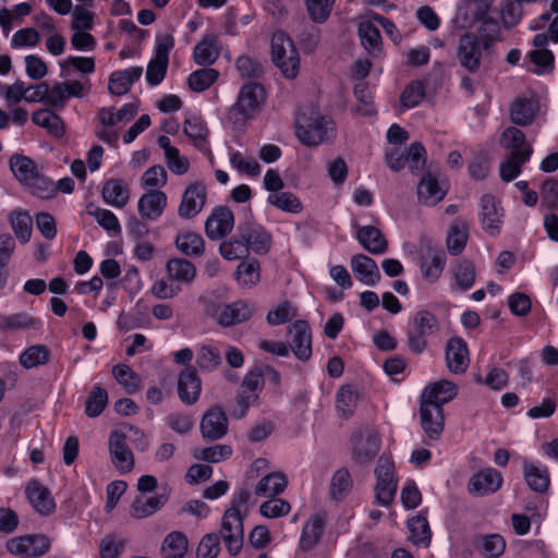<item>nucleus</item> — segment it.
Wrapping results in <instances>:
<instances>
[{
    "mask_svg": "<svg viewBox=\"0 0 558 558\" xmlns=\"http://www.w3.org/2000/svg\"><path fill=\"white\" fill-rule=\"evenodd\" d=\"M440 331V323L435 314L427 310L417 311L407 327V345L414 354L423 353L428 345L427 338Z\"/></svg>",
    "mask_w": 558,
    "mask_h": 558,
    "instance_id": "obj_2",
    "label": "nucleus"
},
{
    "mask_svg": "<svg viewBox=\"0 0 558 558\" xmlns=\"http://www.w3.org/2000/svg\"><path fill=\"white\" fill-rule=\"evenodd\" d=\"M218 57L219 49L217 46V37L213 34L204 36V38L194 48L193 58L199 65H211Z\"/></svg>",
    "mask_w": 558,
    "mask_h": 558,
    "instance_id": "obj_34",
    "label": "nucleus"
},
{
    "mask_svg": "<svg viewBox=\"0 0 558 558\" xmlns=\"http://www.w3.org/2000/svg\"><path fill=\"white\" fill-rule=\"evenodd\" d=\"M207 190L201 183H192L186 186L182 194L181 203L178 208L179 217L183 219H192L196 217L206 205Z\"/></svg>",
    "mask_w": 558,
    "mask_h": 558,
    "instance_id": "obj_13",
    "label": "nucleus"
},
{
    "mask_svg": "<svg viewBox=\"0 0 558 558\" xmlns=\"http://www.w3.org/2000/svg\"><path fill=\"white\" fill-rule=\"evenodd\" d=\"M201 433L206 441L221 439L228 432V418L220 407L210 408L202 417Z\"/></svg>",
    "mask_w": 558,
    "mask_h": 558,
    "instance_id": "obj_16",
    "label": "nucleus"
},
{
    "mask_svg": "<svg viewBox=\"0 0 558 558\" xmlns=\"http://www.w3.org/2000/svg\"><path fill=\"white\" fill-rule=\"evenodd\" d=\"M235 66L242 77H260L264 72L263 63L258 59L241 56L236 59Z\"/></svg>",
    "mask_w": 558,
    "mask_h": 558,
    "instance_id": "obj_60",
    "label": "nucleus"
},
{
    "mask_svg": "<svg viewBox=\"0 0 558 558\" xmlns=\"http://www.w3.org/2000/svg\"><path fill=\"white\" fill-rule=\"evenodd\" d=\"M177 247L185 255L197 257L204 254L205 242L196 232H185L175 238Z\"/></svg>",
    "mask_w": 558,
    "mask_h": 558,
    "instance_id": "obj_42",
    "label": "nucleus"
},
{
    "mask_svg": "<svg viewBox=\"0 0 558 558\" xmlns=\"http://www.w3.org/2000/svg\"><path fill=\"white\" fill-rule=\"evenodd\" d=\"M26 498L41 515H49L54 511L56 504L51 497L50 490L36 480L28 482L25 488Z\"/></svg>",
    "mask_w": 558,
    "mask_h": 558,
    "instance_id": "obj_22",
    "label": "nucleus"
},
{
    "mask_svg": "<svg viewBox=\"0 0 558 558\" xmlns=\"http://www.w3.org/2000/svg\"><path fill=\"white\" fill-rule=\"evenodd\" d=\"M271 58L284 77L295 78L300 70L299 51L291 38L283 32H277L271 38Z\"/></svg>",
    "mask_w": 558,
    "mask_h": 558,
    "instance_id": "obj_3",
    "label": "nucleus"
},
{
    "mask_svg": "<svg viewBox=\"0 0 558 558\" xmlns=\"http://www.w3.org/2000/svg\"><path fill=\"white\" fill-rule=\"evenodd\" d=\"M446 362L449 371L463 374L470 364L466 342L460 337H452L446 344Z\"/></svg>",
    "mask_w": 558,
    "mask_h": 558,
    "instance_id": "obj_21",
    "label": "nucleus"
},
{
    "mask_svg": "<svg viewBox=\"0 0 558 558\" xmlns=\"http://www.w3.org/2000/svg\"><path fill=\"white\" fill-rule=\"evenodd\" d=\"M290 504L280 498H271L263 502L259 507V512L265 518H279L290 512Z\"/></svg>",
    "mask_w": 558,
    "mask_h": 558,
    "instance_id": "obj_62",
    "label": "nucleus"
},
{
    "mask_svg": "<svg viewBox=\"0 0 558 558\" xmlns=\"http://www.w3.org/2000/svg\"><path fill=\"white\" fill-rule=\"evenodd\" d=\"M267 201L270 205L287 213L299 214L303 209L301 201L291 192L272 193Z\"/></svg>",
    "mask_w": 558,
    "mask_h": 558,
    "instance_id": "obj_51",
    "label": "nucleus"
},
{
    "mask_svg": "<svg viewBox=\"0 0 558 558\" xmlns=\"http://www.w3.org/2000/svg\"><path fill=\"white\" fill-rule=\"evenodd\" d=\"M324 532V521L320 517H314L302 531L300 546L304 551L311 550L320 539Z\"/></svg>",
    "mask_w": 558,
    "mask_h": 558,
    "instance_id": "obj_47",
    "label": "nucleus"
},
{
    "mask_svg": "<svg viewBox=\"0 0 558 558\" xmlns=\"http://www.w3.org/2000/svg\"><path fill=\"white\" fill-rule=\"evenodd\" d=\"M457 393L458 387L456 384L441 379L426 386L420 399L442 408L444 404L454 399Z\"/></svg>",
    "mask_w": 558,
    "mask_h": 558,
    "instance_id": "obj_23",
    "label": "nucleus"
},
{
    "mask_svg": "<svg viewBox=\"0 0 558 558\" xmlns=\"http://www.w3.org/2000/svg\"><path fill=\"white\" fill-rule=\"evenodd\" d=\"M542 205L548 209L558 208V182L554 178H547L541 187Z\"/></svg>",
    "mask_w": 558,
    "mask_h": 558,
    "instance_id": "obj_63",
    "label": "nucleus"
},
{
    "mask_svg": "<svg viewBox=\"0 0 558 558\" xmlns=\"http://www.w3.org/2000/svg\"><path fill=\"white\" fill-rule=\"evenodd\" d=\"M108 447L114 468L122 474L131 472L135 461L133 452L126 444V433L122 429H113L109 436Z\"/></svg>",
    "mask_w": 558,
    "mask_h": 558,
    "instance_id": "obj_8",
    "label": "nucleus"
},
{
    "mask_svg": "<svg viewBox=\"0 0 558 558\" xmlns=\"http://www.w3.org/2000/svg\"><path fill=\"white\" fill-rule=\"evenodd\" d=\"M167 498L163 495L144 497L143 495L137 496L131 507L130 514L134 519L147 518L163 507Z\"/></svg>",
    "mask_w": 558,
    "mask_h": 558,
    "instance_id": "obj_33",
    "label": "nucleus"
},
{
    "mask_svg": "<svg viewBox=\"0 0 558 558\" xmlns=\"http://www.w3.org/2000/svg\"><path fill=\"white\" fill-rule=\"evenodd\" d=\"M425 96V86L420 81L410 82L400 96V101L405 108L417 106Z\"/></svg>",
    "mask_w": 558,
    "mask_h": 558,
    "instance_id": "obj_56",
    "label": "nucleus"
},
{
    "mask_svg": "<svg viewBox=\"0 0 558 558\" xmlns=\"http://www.w3.org/2000/svg\"><path fill=\"white\" fill-rule=\"evenodd\" d=\"M351 268L355 278L364 284L375 286L380 280L376 262L364 254H356L351 258Z\"/></svg>",
    "mask_w": 558,
    "mask_h": 558,
    "instance_id": "obj_26",
    "label": "nucleus"
},
{
    "mask_svg": "<svg viewBox=\"0 0 558 558\" xmlns=\"http://www.w3.org/2000/svg\"><path fill=\"white\" fill-rule=\"evenodd\" d=\"M446 193L447 191L439 185L438 180L430 172L425 173L417 185L418 199L425 205H436L446 196Z\"/></svg>",
    "mask_w": 558,
    "mask_h": 558,
    "instance_id": "obj_29",
    "label": "nucleus"
},
{
    "mask_svg": "<svg viewBox=\"0 0 558 558\" xmlns=\"http://www.w3.org/2000/svg\"><path fill=\"white\" fill-rule=\"evenodd\" d=\"M10 222L16 238L23 243L28 242L33 230L32 217L25 211H13Z\"/></svg>",
    "mask_w": 558,
    "mask_h": 558,
    "instance_id": "obj_50",
    "label": "nucleus"
},
{
    "mask_svg": "<svg viewBox=\"0 0 558 558\" xmlns=\"http://www.w3.org/2000/svg\"><path fill=\"white\" fill-rule=\"evenodd\" d=\"M101 195L104 201L114 207H124L130 198L129 190L123 185L122 180L110 179L105 182Z\"/></svg>",
    "mask_w": 558,
    "mask_h": 558,
    "instance_id": "obj_35",
    "label": "nucleus"
},
{
    "mask_svg": "<svg viewBox=\"0 0 558 558\" xmlns=\"http://www.w3.org/2000/svg\"><path fill=\"white\" fill-rule=\"evenodd\" d=\"M482 25L478 28V40L483 46V50H489L494 44L500 38V26L499 23L492 19L482 20Z\"/></svg>",
    "mask_w": 558,
    "mask_h": 558,
    "instance_id": "obj_52",
    "label": "nucleus"
},
{
    "mask_svg": "<svg viewBox=\"0 0 558 558\" xmlns=\"http://www.w3.org/2000/svg\"><path fill=\"white\" fill-rule=\"evenodd\" d=\"M408 527L410 531L409 539L415 546L428 547L432 538V531L425 515L417 514L408 520Z\"/></svg>",
    "mask_w": 558,
    "mask_h": 558,
    "instance_id": "obj_39",
    "label": "nucleus"
},
{
    "mask_svg": "<svg viewBox=\"0 0 558 558\" xmlns=\"http://www.w3.org/2000/svg\"><path fill=\"white\" fill-rule=\"evenodd\" d=\"M50 351L44 344H35L20 355V363L26 369L45 365L49 362Z\"/></svg>",
    "mask_w": 558,
    "mask_h": 558,
    "instance_id": "obj_46",
    "label": "nucleus"
},
{
    "mask_svg": "<svg viewBox=\"0 0 558 558\" xmlns=\"http://www.w3.org/2000/svg\"><path fill=\"white\" fill-rule=\"evenodd\" d=\"M541 110L536 97H517L509 107V117L514 125L529 126L537 118Z\"/></svg>",
    "mask_w": 558,
    "mask_h": 558,
    "instance_id": "obj_17",
    "label": "nucleus"
},
{
    "mask_svg": "<svg viewBox=\"0 0 558 558\" xmlns=\"http://www.w3.org/2000/svg\"><path fill=\"white\" fill-rule=\"evenodd\" d=\"M39 322L25 312L11 315L0 314V329L7 331H16L20 329L37 328Z\"/></svg>",
    "mask_w": 558,
    "mask_h": 558,
    "instance_id": "obj_45",
    "label": "nucleus"
},
{
    "mask_svg": "<svg viewBox=\"0 0 558 558\" xmlns=\"http://www.w3.org/2000/svg\"><path fill=\"white\" fill-rule=\"evenodd\" d=\"M220 254L228 260L243 258L248 255L247 247L244 245L243 239L236 236L229 241H223L219 247Z\"/></svg>",
    "mask_w": 558,
    "mask_h": 558,
    "instance_id": "obj_58",
    "label": "nucleus"
},
{
    "mask_svg": "<svg viewBox=\"0 0 558 558\" xmlns=\"http://www.w3.org/2000/svg\"><path fill=\"white\" fill-rule=\"evenodd\" d=\"M533 153L531 145L524 146L522 150L511 151L500 165V178L505 182L514 180L521 173V167L530 159Z\"/></svg>",
    "mask_w": 558,
    "mask_h": 558,
    "instance_id": "obj_28",
    "label": "nucleus"
},
{
    "mask_svg": "<svg viewBox=\"0 0 558 558\" xmlns=\"http://www.w3.org/2000/svg\"><path fill=\"white\" fill-rule=\"evenodd\" d=\"M167 272L171 280L190 283L196 275L195 266L182 258H173L167 263Z\"/></svg>",
    "mask_w": 558,
    "mask_h": 558,
    "instance_id": "obj_43",
    "label": "nucleus"
},
{
    "mask_svg": "<svg viewBox=\"0 0 558 558\" xmlns=\"http://www.w3.org/2000/svg\"><path fill=\"white\" fill-rule=\"evenodd\" d=\"M167 206V195L159 190H153L144 195L138 201V213L144 220H156L163 213Z\"/></svg>",
    "mask_w": 558,
    "mask_h": 558,
    "instance_id": "obj_24",
    "label": "nucleus"
},
{
    "mask_svg": "<svg viewBox=\"0 0 558 558\" xmlns=\"http://www.w3.org/2000/svg\"><path fill=\"white\" fill-rule=\"evenodd\" d=\"M234 227V215L227 206H219L213 210L205 221V233L213 241L228 235Z\"/></svg>",
    "mask_w": 558,
    "mask_h": 558,
    "instance_id": "obj_15",
    "label": "nucleus"
},
{
    "mask_svg": "<svg viewBox=\"0 0 558 558\" xmlns=\"http://www.w3.org/2000/svg\"><path fill=\"white\" fill-rule=\"evenodd\" d=\"M236 236L243 239L247 251L264 255L271 246L270 233L260 225L252 220L240 222L236 228Z\"/></svg>",
    "mask_w": 558,
    "mask_h": 558,
    "instance_id": "obj_7",
    "label": "nucleus"
},
{
    "mask_svg": "<svg viewBox=\"0 0 558 558\" xmlns=\"http://www.w3.org/2000/svg\"><path fill=\"white\" fill-rule=\"evenodd\" d=\"M265 98L266 93L263 85L254 82L247 83L241 87L238 100L231 111L238 112L243 120L251 119L260 110Z\"/></svg>",
    "mask_w": 558,
    "mask_h": 558,
    "instance_id": "obj_6",
    "label": "nucleus"
},
{
    "mask_svg": "<svg viewBox=\"0 0 558 558\" xmlns=\"http://www.w3.org/2000/svg\"><path fill=\"white\" fill-rule=\"evenodd\" d=\"M112 375L114 379L124 387L128 393L132 395L138 391L141 378L130 366L125 364L116 365L112 368Z\"/></svg>",
    "mask_w": 558,
    "mask_h": 558,
    "instance_id": "obj_48",
    "label": "nucleus"
},
{
    "mask_svg": "<svg viewBox=\"0 0 558 558\" xmlns=\"http://www.w3.org/2000/svg\"><path fill=\"white\" fill-rule=\"evenodd\" d=\"M421 427L430 440L440 438L445 427L444 409L420 399Z\"/></svg>",
    "mask_w": 558,
    "mask_h": 558,
    "instance_id": "obj_14",
    "label": "nucleus"
},
{
    "mask_svg": "<svg viewBox=\"0 0 558 558\" xmlns=\"http://www.w3.org/2000/svg\"><path fill=\"white\" fill-rule=\"evenodd\" d=\"M50 548V541L45 535L33 534L9 539L7 550L15 556L37 558L45 555Z\"/></svg>",
    "mask_w": 558,
    "mask_h": 558,
    "instance_id": "obj_10",
    "label": "nucleus"
},
{
    "mask_svg": "<svg viewBox=\"0 0 558 558\" xmlns=\"http://www.w3.org/2000/svg\"><path fill=\"white\" fill-rule=\"evenodd\" d=\"M418 265L423 278L429 282H436L444 271L446 254L441 248L428 245L421 254Z\"/></svg>",
    "mask_w": 558,
    "mask_h": 558,
    "instance_id": "obj_20",
    "label": "nucleus"
},
{
    "mask_svg": "<svg viewBox=\"0 0 558 558\" xmlns=\"http://www.w3.org/2000/svg\"><path fill=\"white\" fill-rule=\"evenodd\" d=\"M482 49L477 35L466 33L461 36L457 50L460 65L471 73L477 72L481 68Z\"/></svg>",
    "mask_w": 558,
    "mask_h": 558,
    "instance_id": "obj_12",
    "label": "nucleus"
},
{
    "mask_svg": "<svg viewBox=\"0 0 558 558\" xmlns=\"http://www.w3.org/2000/svg\"><path fill=\"white\" fill-rule=\"evenodd\" d=\"M357 392L350 385L342 386L337 392V409L345 418L350 417L357 405Z\"/></svg>",
    "mask_w": 558,
    "mask_h": 558,
    "instance_id": "obj_49",
    "label": "nucleus"
},
{
    "mask_svg": "<svg viewBox=\"0 0 558 558\" xmlns=\"http://www.w3.org/2000/svg\"><path fill=\"white\" fill-rule=\"evenodd\" d=\"M221 354L218 349L203 345L197 354L196 363L203 371L211 372L221 364Z\"/></svg>",
    "mask_w": 558,
    "mask_h": 558,
    "instance_id": "obj_57",
    "label": "nucleus"
},
{
    "mask_svg": "<svg viewBox=\"0 0 558 558\" xmlns=\"http://www.w3.org/2000/svg\"><path fill=\"white\" fill-rule=\"evenodd\" d=\"M88 214L108 232H112L114 235L121 233V226L112 211L97 207L94 210H89Z\"/></svg>",
    "mask_w": 558,
    "mask_h": 558,
    "instance_id": "obj_59",
    "label": "nucleus"
},
{
    "mask_svg": "<svg viewBox=\"0 0 558 558\" xmlns=\"http://www.w3.org/2000/svg\"><path fill=\"white\" fill-rule=\"evenodd\" d=\"M356 239L371 254H384L388 250V241L379 229L374 226H356Z\"/></svg>",
    "mask_w": 558,
    "mask_h": 558,
    "instance_id": "obj_27",
    "label": "nucleus"
},
{
    "mask_svg": "<svg viewBox=\"0 0 558 558\" xmlns=\"http://www.w3.org/2000/svg\"><path fill=\"white\" fill-rule=\"evenodd\" d=\"M220 535L230 555L236 556L243 546L244 527L240 511L228 508L222 517Z\"/></svg>",
    "mask_w": 558,
    "mask_h": 558,
    "instance_id": "obj_5",
    "label": "nucleus"
},
{
    "mask_svg": "<svg viewBox=\"0 0 558 558\" xmlns=\"http://www.w3.org/2000/svg\"><path fill=\"white\" fill-rule=\"evenodd\" d=\"M232 454V448L229 445H216L208 448L195 450L193 456L197 460L209 463L221 462Z\"/></svg>",
    "mask_w": 558,
    "mask_h": 558,
    "instance_id": "obj_55",
    "label": "nucleus"
},
{
    "mask_svg": "<svg viewBox=\"0 0 558 558\" xmlns=\"http://www.w3.org/2000/svg\"><path fill=\"white\" fill-rule=\"evenodd\" d=\"M288 480L280 472L269 473L262 477L255 487V495L259 497H275L287 487Z\"/></svg>",
    "mask_w": 558,
    "mask_h": 558,
    "instance_id": "obj_37",
    "label": "nucleus"
},
{
    "mask_svg": "<svg viewBox=\"0 0 558 558\" xmlns=\"http://www.w3.org/2000/svg\"><path fill=\"white\" fill-rule=\"evenodd\" d=\"M359 36L363 47L372 56H377L381 49L379 29L372 22H362L359 25Z\"/></svg>",
    "mask_w": 558,
    "mask_h": 558,
    "instance_id": "obj_41",
    "label": "nucleus"
},
{
    "mask_svg": "<svg viewBox=\"0 0 558 558\" xmlns=\"http://www.w3.org/2000/svg\"><path fill=\"white\" fill-rule=\"evenodd\" d=\"M502 485L501 473L493 468L475 473L469 481V493L474 496H486L497 492Z\"/></svg>",
    "mask_w": 558,
    "mask_h": 558,
    "instance_id": "obj_19",
    "label": "nucleus"
},
{
    "mask_svg": "<svg viewBox=\"0 0 558 558\" xmlns=\"http://www.w3.org/2000/svg\"><path fill=\"white\" fill-rule=\"evenodd\" d=\"M219 73L211 68H204L194 71L187 78L189 86L192 90L201 93L210 87V85L218 78Z\"/></svg>",
    "mask_w": 558,
    "mask_h": 558,
    "instance_id": "obj_53",
    "label": "nucleus"
},
{
    "mask_svg": "<svg viewBox=\"0 0 558 558\" xmlns=\"http://www.w3.org/2000/svg\"><path fill=\"white\" fill-rule=\"evenodd\" d=\"M380 439L375 432L356 434L352 447V459L359 465L368 464L378 453Z\"/></svg>",
    "mask_w": 558,
    "mask_h": 558,
    "instance_id": "obj_18",
    "label": "nucleus"
},
{
    "mask_svg": "<svg viewBox=\"0 0 558 558\" xmlns=\"http://www.w3.org/2000/svg\"><path fill=\"white\" fill-rule=\"evenodd\" d=\"M454 286L459 291L470 290L476 278L475 265L473 262L462 258L459 259L451 269Z\"/></svg>",
    "mask_w": 558,
    "mask_h": 558,
    "instance_id": "obj_36",
    "label": "nucleus"
},
{
    "mask_svg": "<svg viewBox=\"0 0 558 558\" xmlns=\"http://www.w3.org/2000/svg\"><path fill=\"white\" fill-rule=\"evenodd\" d=\"M469 239V225L461 218L454 219L447 235V250L452 256L462 253Z\"/></svg>",
    "mask_w": 558,
    "mask_h": 558,
    "instance_id": "obj_31",
    "label": "nucleus"
},
{
    "mask_svg": "<svg viewBox=\"0 0 558 558\" xmlns=\"http://www.w3.org/2000/svg\"><path fill=\"white\" fill-rule=\"evenodd\" d=\"M220 551L219 535L216 533L206 534L197 548V558H216Z\"/></svg>",
    "mask_w": 558,
    "mask_h": 558,
    "instance_id": "obj_64",
    "label": "nucleus"
},
{
    "mask_svg": "<svg viewBox=\"0 0 558 558\" xmlns=\"http://www.w3.org/2000/svg\"><path fill=\"white\" fill-rule=\"evenodd\" d=\"M523 475L527 486L536 493H546L549 487L550 478L547 468H541L534 463L523 461Z\"/></svg>",
    "mask_w": 558,
    "mask_h": 558,
    "instance_id": "obj_32",
    "label": "nucleus"
},
{
    "mask_svg": "<svg viewBox=\"0 0 558 558\" xmlns=\"http://www.w3.org/2000/svg\"><path fill=\"white\" fill-rule=\"evenodd\" d=\"M201 390V379L194 368L187 367L180 373L178 379V393L182 402L190 405L194 404L199 398Z\"/></svg>",
    "mask_w": 558,
    "mask_h": 558,
    "instance_id": "obj_25",
    "label": "nucleus"
},
{
    "mask_svg": "<svg viewBox=\"0 0 558 558\" xmlns=\"http://www.w3.org/2000/svg\"><path fill=\"white\" fill-rule=\"evenodd\" d=\"M14 178L29 192L40 198H50L56 194L53 182L41 173L29 157L13 154L9 160Z\"/></svg>",
    "mask_w": 558,
    "mask_h": 558,
    "instance_id": "obj_1",
    "label": "nucleus"
},
{
    "mask_svg": "<svg viewBox=\"0 0 558 558\" xmlns=\"http://www.w3.org/2000/svg\"><path fill=\"white\" fill-rule=\"evenodd\" d=\"M288 335L289 350L291 349L298 360L308 361L312 356V330L308 323L303 319L295 320L289 328Z\"/></svg>",
    "mask_w": 558,
    "mask_h": 558,
    "instance_id": "obj_11",
    "label": "nucleus"
},
{
    "mask_svg": "<svg viewBox=\"0 0 558 558\" xmlns=\"http://www.w3.org/2000/svg\"><path fill=\"white\" fill-rule=\"evenodd\" d=\"M482 223L485 231L496 234L501 223V208L498 207L496 199L492 195H484L481 198Z\"/></svg>",
    "mask_w": 558,
    "mask_h": 558,
    "instance_id": "obj_30",
    "label": "nucleus"
},
{
    "mask_svg": "<svg viewBox=\"0 0 558 558\" xmlns=\"http://www.w3.org/2000/svg\"><path fill=\"white\" fill-rule=\"evenodd\" d=\"M32 121L48 131V133L60 138L64 134V124L61 118L49 109H39L32 116Z\"/></svg>",
    "mask_w": 558,
    "mask_h": 558,
    "instance_id": "obj_38",
    "label": "nucleus"
},
{
    "mask_svg": "<svg viewBox=\"0 0 558 558\" xmlns=\"http://www.w3.org/2000/svg\"><path fill=\"white\" fill-rule=\"evenodd\" d=\"M108 403V393L101 387H94L85 402V413L89 417H96L101 414Z\"/></svg>",
    "mask_w": 558,
    "mask_h": 558,
    "instance_id": "obj_54",
    "label": "nucleus"
},
{
    "mask_svg": "<svg viewBox=\"0 0 558 558\" xmlns=\"http://www.w3.org/2000/svg\"><path fill=\"white\" fill-rule=\"evenodd\" d=\"M333 132V123L330 119L313 112L310 117L302 114L296 119L295 134L306 146H317Z\"/></svg>",
    "mask_w": 558,
    "mask_h": 558,
    "instance_id": "obj_4",
    "label": "nucleus"
},
{
    "mask_svg": "<svg viewBox=\"0 0 558 558\" xmlns=\"http://www.w3.org/2000/svg\"><path fill=\"white\" fill-rule=\"evenodd\" d=\"M353 480L345 468L337 470L330 481L329 494L335 501L342 500L352 489Z\"/></svg>",
    "mask_w": 558,
    "mask_h": 558,
    "instance_id": "obj_40",
    "label": "nucleus"
},
{
    "mask_svg": "<svg viewBox=\"0 0 558 558\" xmlns=\"http://www.w3.org/2000/svg\"><path fill=\"white\" fill-rule=\"evenodd\" d=\"M256 306L245 300H238L230 304H220L214 311V317L222 327H231L248 320Z\"/></svg>",
    "mask_w": 558,
    "mask_h": 558,
    "instance_id": "obj_9",
    "label": "nucleus"
},
{
    "mask_svg": "<svg viewBox=\"0 0 558 558\" xmlns=\"http://www.w3.org/2000/svg\"><path fill=\"white\" fill-rule=\"evenodd\" d=\"M187 550V538L181 532H172L166 536L161 546L163 558H183Z\"/></svg>",
    "mask_w": 558,
    "mask_h": 558,
    "instance_id": "obj_44",
    "label": "nucleus"
},
{
    "mask_svg": "<svg viewBox=\"0 0 558 558\" xmlns=\"http://www.w3.org/2000/svg\"><path fill=\"white\" fill-rule=\"evenodd\" d=\"M500 143L512 151L522 150L529 145L525 143V134L515 126H509L502 132Z\"/></svg>",
    "mask_w": 558,
    "mask_h": 558,
    "instance_id": "obj_61",
    "label": "nucleus"
}]
</instances>
